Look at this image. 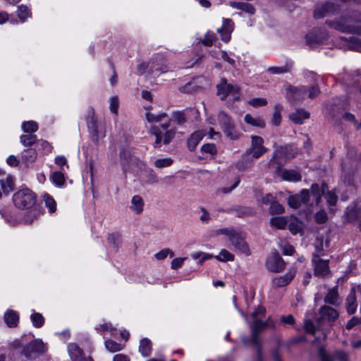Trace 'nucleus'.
I'll return each mask as SVG.
<instances>
[{
	"label": "nucleus",
	"mask_w": 361,
	"mask_h": 361,
	"mask_svg": "<svg viewBox=\"0 0 361 361\" xmlns=\"http://www.w3.org/2000/svg\"><path fill=\"white\" fill-rule=\"evenodd\" d=\"M267 152V148L264 146V140L257 135L251 136L250 147L246 149L242 159L236 164L239 170L243 171L252 165V159H259Z\"/></svg>",
	"instance_id": "f257e3e1"
},
{
	"label": "nucleus",
	"mask_w": 361,
	"mask_h": 361,
	"mask_svg": "<svg viewBox=\"0 0 361 361\" xmlns=\"http://www.w3.org/2000/svg\"><path fill=\"white\" fill-rule=\"evenodd\" d=\"M338 317L337 310L334 308L324 306L320 310V319L317 322L318 326L316 329L310 319H307L305 322V331L308 333L312 334L316 336L317 331H324L325 327H329L331 324L330 322L335 321ZM324 338L326 337V333L322 332Z\"/></svg>",
	"instance_id": "f03ea898"
},
{
	"label": "nucleus",
	"mask_w": 361,
	"mask_h": 361,
	"mask_svg": "<svg viewBox=\"0 0 361 361\" xmlns=\"http://www.w3.org/2000/svg\"><path fill=\"white\" fill-rule=\"evenodd\" d=\"M265 309L264 307L258 306L255 311L252 313L251 317L252 319V337L250 342L257 348H259V340L257 334L265 329L274 326V322L269 318L267 320L263 322L262 319L264 317Z\"/></svg>",
	"instance_id": "7ed1b4c3"
},
{
	"label": "nucleus",
	"mask_w": 361,
	"mask_h": 361,
	"mask_svg": "<svg viewBox=\"0 0 361 361\" xmlns=\"http://www.w3.org/2000/svg\"><path fill=\"white\" fill-rule=\"evenodd\" d=\"M319 92V90L317 86L307 88L305 86L293 87L288 85L286 89V97L290 103H295L302 102L307 98H314Z\"/></svg>",
	"instance_id": "20e7f679"
},
{
	"label": "nucleus",
	"mask_w": 361,
	"mask_h": 361,
	"mask_svg": "<svg viewBox=\"0 0 361 361\" xmlns=\"http://www.w3.org/2000/svg\"><path fill=\"white\" fill-rule=\"evenodd\" d=\"M326 23L336 30L343 32H353L361 36V18H341L338 20L328 21Z\"/></svg>",
	"instance_id": "39448f33"
},
{
	"label": "nucleus",
	"mask_w": 361,
	"mask_h": 361,
	"mask_svg": "<svg viewBox=\"0 0 361 361\" xmlns=\"http://www.w3.org/2000/svg\"><path fill=\"white\" fill-rule=\"evenodd\" d=\"M169 69L165 59L161 55L155 56L149 62H144L138 66V70L141 73L148 71L154 77H157L161 73L167 72Z\"/></svg>",
	"instance_id": "423d86ee"
},
{
	"label": "nucleus",
	"mask_w": 361,
	"mask_h": 361,
	"mask_svg": "<svg viewBox=\"0 0 361 361\" xmlns=\"http://www.w3.org/2000/svg\"><path fill=\"white\" fill-rule=\"evenodd\" d=\"M169 121L164 122L161 126H153L150 132L156 137L154 143V147L159 148L161 142L164 145L169 144L175 135V131L173 129H169Z\"/></svg>",
	"instance_id": "0eeeda50"
},
{
	"label": "nucleus",
	"mask_w": 361,
	"mask_h": 361,
	"mask_svg": "<svg viewBox=\"0 0 361 361\" xmlns=\"http://www.w3.org/2000/svg\"><path fill=\"white\" fill-rule=\"evenodd\" d=\"M36 201V195L28 188L20 190L13 196V202L15 206L20 209L32 208L35 204Z\"/></svg>",
	"instance_id": "6e6552de"
},
{
	"label": "nucleus",
	"mask_w": 361,
	"mask_h": 361,
	"mask_svg": "<svg viewBox=\"0 0 361 361\" xmlns=\"http://www.w3.org/2000/svg\"><path fill=\"white\" fill-rule=\"evenodd\" d=\"M87 125L93 142H97L106 135L104 125L99 122L93 111H90L87 118Z\"/></svg>",
	"instance_id": "1a4fd4ad"
},
{
	"label": "nucleus",
	"mask_w": 361,
	"mask_h": 361,
	"mask_svg": "<svg viewBox=\"0 0 361 361\" xmlns=\"http://www.w3.org/2000/svg\"><path fill=\"white\" fill-rule=\"evenodd\" d=\"M216 88L217 95L221 100H224L228 97H231L232 100L237 101L240 97L239 87L228 83L225 78L221 80V82L217 85Z\"/></svg>",
	"instance_id": "9d476101"
},
{
	"label": "nucleus",
	"mask_w": 361,
	"mask_h": 361,
	"mask_svg": "<svg viewBox=\"0 0 361 361\" xmlns=\"http://www.w3.org/2000/svg\"><path fill=\"white\" fill-rule=\"evenodd\" d=\"M327 186L322 184L321 188L318 184H312L311 187L312 196L315 199L316 204H318L322 195H325V198L330 206H334L337 202V196L332 192L326 193Z\"/></svg>",
	"instance_id": "9b49d317"
},
{
	"label": "nucleus",
	"mask_w": 361,
	"mask_h": 361,
	"mask_svg": "<svg viewBox=\"0 0 361 361\" xmlns=\"http://www.w3.org/2000/svg\"><path fill=\"white\" fill-rule=\"evenodd\" d=\"M46 351L44 343L40 339H35L27 344L22 350V354L30 360L35 359Z\"/></svg>",
	"instance_id": "f8f14e48"
},
{
	"label": "nucleus",
	"mask_w": 361,
	"mask_h": 361,
	"mask_svg": "<svg viewBox=\"0 0 361 361\" xmlns=\"http://www.w3.org/2000/svg\"><path fill=\"white\" fill-rule=\"evenodd\" d=\"M290 147H279L277 148L274 154L271 159L269 164L270 165L274 164V163L278 165L283 164L288 159H290L295 157L294 154H290L288 152Z\"/></svg>",
	"instance_id": "ddd939ff"
},
{
	"label": "nucleus",
	"mask_w": 361,
	"mask_h": 361,
	"mask_svg": "<svg viewBox=\"0 0 361 361\" xmlns=\"http://www.w3.org/2000/svg\"><path fill=\"white\" fill-rule=\"evenodd\" d=\"M306 43L312 48H316L326 38V33L322 30H314L306 35Z\"/></svg>",
	"instance_id": "4468645a"
},
{
	"label": "nucleus",
	"mask_w": 361,
	"mask_h": 361,
	"mask_svg": "<svg viewBox=\"0 0 361 361\" xmlns=\"http://www.w3.org/2000/svg\"><path fill=\"white\" fill-rule=\"evenodd\" d=\"M310 199V192L308 190L303 189L300 194L292 195L288 197V205L294 209L300 207L302 204H306Z\"/></svg>",
	"instance_id": "2eb2a0df"
},
{
	"label": "nucleus",
	"mask_w": 361,
	"mask_h": 361,
	"mask_svg": "<svg viewBox=\"0 0 361 361\" xmlns=\"http://www.w3.org/2000/svg\"><path fill=\"white\" fill-rule=\"evenodd\" d=\"M312 262L314 267V274L319 276H325L329 274V260L320 259L313 254Z\"/></svg>",
	"instance_id": "dca6fc26"
},
{
	"label": "nucleus",
	"mask_w": 361,
	"mask_h": 361,
	"mask_svg": "<svg viewBox=\"0 0 361 361\" xmlns=\"http://www.w3.org/2000/svg\"><path fill=\"white\" fill-rule=\"evenodd\" d=\"M345 219L348 222L357 224L361 231V208L357 205L348 207L345 214Z\"/></svg>",
	"instance_id": "f3484780"
},
{
	"label": "nucleus",
	"mask_w": 361,
	"mask_h": 361,
	"mask_svg": "<svg viewBox=\"0 0 361 361\" xmlns=\"http://www.w3.org/2000/svg\"><path fill=\"white\" fill-rule=\"evenodd\" d=\"M267 268L274 272H280L284 269V262L278 252H274L267 262Z\"/></svg>",
	"instance_id": "a211bd4d"
},
{
	"label": "nucleus",
	"mask_w": 361,
	"mask_h": 361,
	"mask_svg": "<svg viewBox=\"0 0 361 361\" xmlns=\"http://www.w3.org/2000/svg\"><path fill=\"white\" fill-rule=\"evenodd\" d=\"M195 115V118L199 116V111L197 109H187L185 111H177L173 114V121L181 125L185 123L190 115Z\"/></svg>",
	"instance_id": "6ab92c4d"
},
{
	"label": "nucleus",
	"mask_w": 361,
	"mask_h": 361,
	"mask_svg": "<svg viewBox=\"0 0 361 361\" xmlns=\"http://www.w3.org/2000/svg\"><path fill=\"white\" fill-rule=\"evenodd\" d=\"M319 354L322 361H349L348 354L344 351L336 352L334 356L326 354L323 348H320Z\"/></svg>",
	"instance_id": "aec40b11"
},
{
	"label": "nucleus",
	"mask_w": 361,
	"mask_h": 361,
	"mask_svg": "<svg viewBox=\"0 0 361 361\" xmlns=\"http://www.w3.org/2000/svg\"><path fill=\"white\" fill-rule=\"evenodd\" d=\"M233 30V23L229 19H225L223 22L222 27L217 29V32L220 34L221 40L224 42H228L231 39V34Z\"/></svg>",
	"instance_id": "412c9836"
},
{
	"label": "nucleus",
	"mask_w": 361,
	"mask_h": 361,
	"mask_svg": "<svg viewBox=\"0 0 361 361\" xmlns=\"http://www.w3.org/2000/svg\"><path fill=\"white\" fill-rule=\"evenodd\" d=\"M338 10L337 6L332 3H327L321 7L315 9L314 16L315 18H319L327 15L333 14Z\"/></svg>",
	"instance_id": "4be33fe9"
},
{
	"label": "nucleus",
	"mask_w": 361,
	"mask_h": 361,
	"mask_svg": "<svg viewBox=\"0 0 361 361\" xmlns=\"http://www.w3.org/2000/svg\"><path fill=\"white\" fill-rule=\"evenodd\" d=\"M295 274V271H289L284 276L273 279L272 286L274 288H281L287 286L293 280Z\"/></svg>",
	"instance_id": "5701e85b"
},
{
	"label": "nucleus",
	"mask_w": 361,
	"mask_h": 361,
	"mask_svg": "<svg viewBox=\"0 0 361 361\" xmlns=\"http://www.w3.org/2000/svg\"><path fill=\"white\" fill-rule=\"evenodd\" d=\"M145 109L147 111L145 117L149 123H157L159 122H169L168 116L165 113L154 114L150 111L152 109L151 106H146Z\"/></svg>",
	"instance_id": "b1692460"
},
{
	"label": "nucleus",
	"mask_w": 361,
	"mask_h": 361,
	"mask_svg": "<svg viewBox=\"0 0 361 361\" xmlns=\"http://www.w3.org/2000/svg\"><path fill=\"white\" fill-rule=\"evenodd\" d=\"M69 355L73 361H93L90 357H83L82 350L75 343L69 344Z\"/></svg>",
	"instance_id": "393cba45"
},
{
	"label": "nucleus",
	"mask_w": 361,
	"mask_h": 361,
	"mask_svg": "<svg viewBox=\"0 0 361 361\" xmlns=\"http://www.w3.org/2000/svg\"><path fill=\"white\" fill-rule=\"evenodd\" d=\"M232 245L242 253L245 255H250V250L249 249L248 245L245 241L244 238L242 237L240 233H238L236 234V238L233 240H231Z\"/></svg>",
	"instance_id": "a878e982"
},
{
	"label": "nucleus",
	"mask_w": 361,
	"mask_h": 361,
	"mask_svg": "<svg viewBox=\"0 0 361 361\" xmlns=\"http://www.w3.org/2000/svg\"><path fill=\"white\" fill-rule=\"evenodd\" d=\"M141 180L147 184L152 185L158 183L159 178L154 171L150 168L145 169L140 175Z\"/></svg>",
	"instance_id": "bb28decb"
},
{
	"label": "nucleus",
	"mask_w": 361,
	"mask_h": 361,
	"mask_svg": "<svg viewBox=\"0 0 361 361\" xmlns=\"http://www.w3.org/2000/svg\"><path fill=\"white\" fill-rule=\"evenodd\" d=\"M310 118V113L303 109H297L289 115V118L295 124H302Z\"/></svg>",
	"instance_id": "cd10ccee"
},
{
	"label": "nucleus",
	"mask_w": 361,
	"mask_h": 361,
	"mask_svg": "<svg viewBox=\"0 0 361 361\" xmlns=\"http://www.w3.org/2000/svg\"><path fill=\"white\" fill-rule=\"evenodd\" d=\"M206 135V132L204 130H197L193 133L188 140V148L190 151H193L199 142L202 140V138Z\"/></svg>",
	"instance_id": "c85d7f7f"
},
{
	"label": "nucleus",
	"mask_w": 361,
	"mask_h": 361,
	"mask_svg": "<svg viewBox=\"0 0 361 361\" xmlns=\"http://www.w3.org/2000/svg\"><path fill=\"white\" fill-rule=\"evenodd\" d=\"M4 322L10 328L16 327L19 322L18 314L12 310H8L4 314Z\"/></svg>",
	"instance_id": "c756f323"
},
{
	"label": "nucleus",
	"mask_w": 361,
	"mask_h": 361,
	"mask_svg": "<svg viewBox=\"0 0 361 361\" xmlns=\"http://www.w3.org/2000/svg\"><path fill=\"white\" fill-rule=\"evenodd\" d=\"M357 304L355 296V289L352 288L346 299V309L348 313L349 314H354L357 310Z\"/></svg>",
	"instance_id": "7c9ffc66"
},
{
	"label": "nucleus",
	"mask_w": 361,
	"mask_h": 361,
	"mask_svg": "<svg viewBox=\"0 0 361 361\" xmlns=\"http://www.w3.org/2000/svg\"><path fill=\"white\" fill-rule=\"evenodd\" d=\"M144 201L139 195H134L130 201V209L135 214H141L144 208Z\"/></svg>",
	"instance_id": "2f4dec72"
},
{
	"label": "nucleus",
	"mask_w": 361,
	"mask_h": 361,
	"mask_svg": "<svg viewBox=\"0 0 361 361\" xmlns=\"http://www.w3.org/2000/svg\"><path fill=\"white\" fill-rule=\"evenodd\" d=\"M288 229L293 235L298 233L302 234L303 226L302 223L299 221L297 218L293 216H289L288 223Z\"/></svg>",
	"instance_id": "473e14b6"
},
{
	"label": "nucleus",
	"mask_w": 361,
	"mask_h": 361,
	"mask_svg": "<svg viewBox=\"0 0 361 361\" xmlns=\"http://www.w3.org/2000/svg\"><path fill=\"white\" fill-rule=\"evenodd\" d=\"M1 189L5 195H8L15 189L14 178L12 176H8L6 180H1Z\"/></svg>",
	"instance_id": "72a5a7b5"
},
{
	"label": "nucleus",
	"mask_w": 361,
	"mask_h": 361,
	"mask_svg": "<svg viewBox=\"0 0 361 361\" xmlns=\"http://www.w3.org/2000/svg\"><path fill=\"white\" fill-rule=\"evenodd\" d=\"M283 180L288 181H298L301 180V175L295 170H283L281 172Z\"/></svg>",
	"instance_id": "f704fd0d"
},
{
	"label": "nucleus",
	"mask_w": 361,
	"mask_h": 361,
	"mask_svg": "<svg viewBox=\"0 0 361 361\" xmlns=\"http://www.w3.org/2000/svg\"><path fill=\"white\" fill-rule=\"evenodd\" d=\"M97 331L101 335L105 336L106 333H111L114 338H117V329L114 328L111 324L104 323L96 328Z\"/></svg>",
	"instance_id": "c9c22d12"
},
{
	"label": "nucleus",
	"mask_w": 361,
	"mask_h": 361,
	"mask_svg": "<svg viewBox=\"0 0 361 361\" xmlns=\"http://www.w3.org/2000/svg\"><path fill=\"white\" fill-rule=\"evenodd\" d=\"M289 216H276L270 219V224L279 229H284L288 225Z\"/></svg>",
	"instance_id": "e433bc0d"
},
{
	"label": "nucleus",
	"mask_w": 361,
	"mask_h": 361,
	"mask_svg": "<svg viewBox=\"0 0 361 361\" xmlns=\"http://www.w3.org/2000/svg\"><path fill=\"white\" fill-rule=\"evenodd\" d=\"M37 153L35 149L28 148L22 152L21 158L25 163H32L35 161Z\"/></svg>",
	"instance_id": "4c0bfd02"
},
{
	"label": "nucleus",
	"mask_w": 361,
	"mask_h": 361,
	"mask_svg": "<svg viewBox=\"0 0 361 361\" xmlns=\"http://www.w3.org/2000/svg\"><path fill=\"white\" fill-rule=\"evenodd\" d=\"M152 350V343L148 338H142L140 341L139 351L145 357L148 356Z\"/></svg>",
	"instance_id": "58836bf2"
},
{
	"label": "nucleus",
	"mask_w": 361,
	"mask_h": 361,
	"mask_svg": "<svg viewBox=\"0 0 361 361\" xmlns=\"http://www.w3.org/2000/svg\"><path fill=\"white\" fill-rule=\"evenodd\" d=\"M244 120L246 123L258 128H264L265 126L264 121L259 117H253L250 114H246Z\"/></svg>",
	"instance_id": "ea45409f"
},
{
	"label": "nucleus",
	"mask_w": 361,
	"mask_h": 361,
	"mask_svg": "<svg viewBox=\"0 0 361 361\" xmlns=\"http://www.w3.org/2000/svg\"><path fill=\"white\" fill-rule=\"evenodd\" d=\"M338 294L337 291V288H334L331 289L324 298V301L326 303H329L334 305H336L338 304Z\"/></svg>",
	"instance_id": "a19ab883"
},
{
	"label": "nucleus",
	"mask_w": 361,
	"mask_h": 361,
	"mask_svg": "<svg viewBox=\"0 0 361 361\" xmlns=\"http://www.w3.org/2000/svg\"><path fill=\"white\" fill-rule=\"evenodd\" d=\"M238 232H237L235 230H234L232 228H222L219 229H216L215 231L216 235H224L228 237V240L231 241V240H233L235 238H236V234Z\"/></svg>",
	"instance_id": "79ce46f5"
},
{
	"label": "nucleus",
	"mask_w": 361,
	"mask_h": 361,
	"mask_svg": "<svg viewBox=\"0 0 361 361\" xmlns=\"http://www.w3.org/2000/svg\"><path fill=\"white\" fill-rule=\"evenodd\" d=\"M191 257L195 260L198 259L197 264L202 265L206 260L213 258L214 256L207 252H196L191 254Z\"/></svg>",
	"instance_id": "37998d69"
},
{
	"label": "nucleus",
	"mask_w": 361,
	"mask_h": 361,
	"mask_svg": "<svg viewBox=\"0 0 361 361\" xmlns=\"http://www.w3.org/2000/svg\"><path fill=\"white\" fill-rule=\"evenodd\" d=\"M214 257L219 262H233L234 255L226 249H222L218 255Z\"/></svg>",
	"instance_id": "c03bdc74"
},
{
	"label": "nucleus",
	"mask_w": 361,
	"mask_h": 361,
	"mask_svg": "<svg viewBox=\"0 0 361 361\" xmlns=\"http://www.w3.org/2000/svg\"><path fill=\"white\" fill-rule=\"evenodd\" d=\"M353 173V169H348L347 164L345 162H343L341 177H342L343 180L345 183H347L348 185L351 183V176H352Z\"/></svg>",
	"instance_id": "a18cd8bd"
},
{
	"label": "nucleus",
	"mask_w": 361,
	"mask_h": 361,
	"mask_svg": "<svg viewBox=\"0 0 361 361\" xmlns=\"http://www.w3.org/2000/svg\"><path fill=\"white\" fill-rule=\"evenodd\" d=\"M105 347L109 352L115 353L121 350L124 348V345L109 339L105 341Z\"/></svg>",
	"instance_id": "49530a36"
},
{
	"label": "nucleus",
	"mask_w": 361,
	"mask_h": 361,
	"mask_svg": "<svg viewBox=\"0 0 361 361\" xmlns=\"http://www.w3.org/2000/svg\"><path fill=\"white\" fill-rule=\"evenodd\" d=\"M226 133V136L231 140H237L240 137V133L238 132L233 124L226 126V128H222Z\"/></svg>",
	"instance_id": "de8ad7c7"
},
{
	"label": "nucleus",
	"mask_w": 361,
	"mask_h": 361,
	"mask_svg": "<svg viewBox=\"0 0 361 361\" xmlns=\"http://www.w3.org/2000/svg\"><path fill=\"white\" fill-rule=\"evenodd\" d=\"M18 16L21 21H25L28 17L31 16L30 10L27 6L20 5L18 7Z\"/></svg>",
	"instance_id": "09e8293b"
},
{
	"label": "nucleus",
	"mask_w": 361,
	"mask_h": 361,
	"mask_svg": "<svg viewBox=\"0 0 361 361\" xmlns=\"http://www.w3.org/2000/svg\"><path fill=\"white\" fill-rule=\"evenodd\" d=\"M20 142L25 146V147H30L33 144L35 143L37 140V137L35 135H23L20 137Z\"/></svg>",
	"instance_id": "8fccbe9b"
},
{
	"label": "nucleus",
	"mask_w": 361,
	"mask_h": 361,
	"mask_svg": "<svg viewBox=\"0 0 361 361\" xmlns=\"http://www.w3.org/2000/svg\"><path fill=\"white\" fill-rule=\"evenodd\" d=\"M173 164V159L170 157L157 159L154 165L157 169H161L170 166Z\"/></svg>",
	"instance_id": "3c124183"
},
{
	"label": "nucleus",
	"mask_w": 361,
	"mask_h": 361,
	"mask_svg": "<svg viewBox=\"0 0 361 361\" xmlns=\"http://www.w3.org/2000/svg\"><path fill=\"white\" fill-rule=\"evenodd\" d=\"M347 42L350 49L361 52V39L351 37Z\"/></svg>",
	"instance_id": "603ef678"
},
{
	"label": "nucleus",
	"mask_w": 361,
	"mask_h": 361,
	"mask_svg": "<svg viewBox=\"0 0 361 361\" xmlns=\"http://www.w3.org/2000/svg\"><path fill=\"white\" fill-rule=\"evenodd\" d=\"M51 178L53 183L58 186L64 185L66 181L64 175L60 171L54 172L51 176Z\"/></svg>",
	"instance_id": "864d4df0"
},
{
	"label": "nucleus",
	"mask_w": 361,
	"mask_h": 361,
	"mask_svg": "<svg viewBox=\"0 0 361 361\" xmlns=\"http://www.w3.org/2000/svg\"><path fill=\"white\" fill-rule=\"evenodd\" d=\"M22 128L24 132L32 133L37 130L38 125L36 122L32 121H25L23 123Z\"/></svg>",
	"instance_id": "5fc2aeb1"
},
{
	"label": "nucleus",
	"mask_w": 361,
	"mask_h": 361,
	"mask_svg": "<svg viewBox=\"0 0 361 361\" xmlns=\"http://www.w3.org/2000/svg\"><path fill=\"white\" fill-rule=\"evenodd\" d=\"M109 109L115 115L118 114L119 108V99L117 96H113L109 99Z\"/></svg>",
	"instance_id": "6e6d98bb"
},
{
	"label": "nucleus",
	"mask_w": 361,
	"mask_h": 361,
	"mask_svg": "<svg viewBox=\"0 0 361 361\" xmlns=\"http://www.w3.org/2000/svg\"><path fill=\"white\" fill-rule=\"evenodd\" d=\"M31 320L36 328H40L44 323V318L40 313H33L31 315Z\"/></svg>",
	"instance_id": "4d7b16f0"
},
{
	"label": "nucleus",
	"mask_w": 361,
	"mask_h": 361,
	"mask_svg": "<svg viewBox=\"0 0 361 361\" xmlns=\"http://www.w3.org/2000/svg\"><path fill=\"white\" fill-rule=\"evenodd\" d=\"M45 205L49 208L50 213L55 212L56 209V203L55 200L48 194L44 195Z\"/></svg>",
	"instance_id": "13d9d810"
},
{
	"label": "nucleus",
	"mask_w": 361,
	"mask_h": 361,
	"mask_svg": "<svg viewBox=\"0 0 361 361\" xmlns=\"http://www.w3.org/2000/svg\"><path fill=\"white\" fill-rule=\"evenodd\" d=\"M282 111V106L277 104L274 106V111L272 117V123L275 126H279L281 123V113Z\"/></svg>",
	"instance_id": "bf43d9fd"
},
{
	"label": "nucleus",
	"mask_w": 361,
	"mask_h": 361,
	"mask_svg": "<svg viewBox=\"0 0 361 361\" xmlns=\"http://www.w3.org/2000/svg\"><path fill=\"white\" fill-rule=\"evenodd\" d=\"M247 104L253 107H259L267 105V100L265 98L257 97L247 101Z\"/></svg>",
	"instance_id": "052dcab7"
},
{
	"label": "nucleus",
	"mask_w": 361,
	"mask_h": 361,
	"mask_svg": "<svg viewBox=\"0 0 361 361\" xmlns=\"http://www.w3.org/2000/svg\"><path fill=\"white\" fill-rule=\"evenodd\" d=\"M269 212L271 214H280L284 212V208L281 204H279L275 200L270 205Z\"/></svg>",
	"instance_id": "680f3d73"
},
{
	"label": "nucleus",
	"mask_w": 361,
	"mask_h": 361,
	"mask_svg": "<svg viewBox=\"0 0 361 361\" xmlns=\"http://www.w3.org/2000/svg\"><path fill=\"white\" fill-rule=\"evenodd\" d=\"M231 6H232L233 7L241 8L251 14L255 13V9L253 6L249 4L231 2Z\"/></svg>",
	"instance_id": "e2e57ef3"
},
{
	"label": "nucleus",
	"mask_w": 361,
	"mask_h": 361,
	"mask_svg": "<svg viewBox=\"0 0 361 361\" xmlns=\"http://www.w3.org/2000/svg\"><path fill=\"white\" fill-rule=\"evenodd\" d=\"M168 255L170 256V257H173L174 256V252L171 250L169 248H166L164 250H161V251L158 252L154 255V257L157 260H163Z\"/></svg>",
	"instance_id": "0e129e2a"
},
{
	"label": "nucleus",
	"mask_w": 361,
	"mask_h": 361,
	"mask_svg": "<svg viewBox=\"0 0 361 361\" xmlns=\"http://www.w3.org/2000/svg\"><path fill=\"white\" fill-rule=\"evenodd\" d=\"M201 152L208 154L209 155H214L217 153V149L214 144H206L202 146Z\"/></svg>",
	"instance_id": "69168bd1"
},
{
	"label": "nucleus",
	"mask_w": 361,
	"mask_h": 361,
	"mask_svg": "<svg viewBox=\"0 0 361 361\" xmlns=\"http://www.w3.org/2000/svg\"><path fill=\"white\" fill-rule=\"evenodd\" d=\"M218 118L222 128H226V126L232 124L228 116L223 111L219 112Z\"/></svg>",
	"instance_id": "338daca9"
},
{
	"label": "nucleus",
	"mask_w": 361,
	"mask_h": 361,
	"mask_svg": "<svg viewBox=\"0 0 361 361\" xmlns=\"http://www.w3.org/2000/svg\"><path fill=\"white\" fill-rule=\"evenodd\" d=\"M215 34L212 32L209 31L205 34L204 37L202 39V43L204 45L209 47L212 44L213 42L215 41Z\"/></svg>",
	"instance_id": "774afa93"
}]
</instances>
